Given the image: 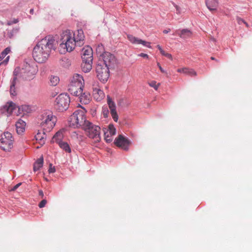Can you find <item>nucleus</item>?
Masks as SVG:
<instances>
[{
  "mask_svg": "<svg viewBox=\"0 0 252 252\" xmlns=\"http://www.w3.org/2000/svg\"><path fill=\"white\" fill-rule=\"evenodd\" d=\"M60 79L58 76H52L50 79V84L53 86H56L59 82Z\"/></svg>",
  "mask_w": 252,
  "mask_h": 252,
  "instance_id": "7c9ffc66",
  "label": "nucleus"
},
{
  "mask_svg": "<svg viewBox=\"0 0 252 252\" xmlns=\"http://www.w3.org/2000/svg\"><path fill=\"white\" fill-rule=\"evenodd\" d=\"M47 131L46 130L42 129V130H38L37 133L35 135V138L36 140L40 141L41 143L42 142L43 144L45 142V139H46V132Z\"/></svg>",
  "mask_w": 252,
  "mask_h": 252,
  "instance_id": "4be33fe9",
  "label": "nucleus"
},
{
  "mask_svg": "<svg viewBox=\"0 0 252 252\" xmlns=\"http://www.w3.org/2000/svg\"><path fill=\"white\" fill-rule=\"evenodd\" d=\"M97 125L93 124L92 122L89 121L87 124L82 127V129L85 131L86 134L90 131L93 129L94 126H96Z\"/></svg>",
  "mask_w": 252,
  "mask_h": 252,
  "instance_id": "a878e982",
  "label": "nucleus"
},
{
  "mask_svg": "<svg viewBox=\"0 0 252 252\" xmlns=\"http://www.w3.org/2000/svg\"><path fill=\"white\" fill-rule=\"evenodd\" d=\"M161 54L162 55L166 57L168 59H169L170 60H172V55L170 54H169L168 53H166L164 50L163 51H161Z\"/></svg>",
  "mask_w": 252,
  "mask_h": 252,
  "instance_id": "c03bdc74",
  "label": "nucleus"
},
{
  "mask_svg": "<svg viewBox=\"0 0 252 252\" xmlns=\"http://www.w3.org/2000/svg\"><path fill=\"white\" fill-rule=\"evenodd\" d=\"M127 38L128 40L133 44H142L143 46L145 47H148L149 48H151V46L150 45L151 43L149 42L143 40L132 35H128Z\"/></svg>",
  "mask_w": 252,
  "mask_h": 252,
  "instance_id": "4468645a",
  "label": "nucleus"
},
{
  "mask_svg": "<svg viewBox=\"0 0 252 252\" xmlns=\"http://www.w3.org/2000/svg\"><path fill=\"white\" fill-rule=\"evenodd\" d=\"M18 22H19L18 19H14L12 21H8L7 23V25H8V26H10V25H11L12 24H16Z\"/></svg>",
  "mask_w": 252,
  "mask_h": 252,
  "instance_id": "49530a36",
  "label": "nucleus"
},
{
  "mask_svg": "<svg viewBox=\"0 0 252 252\" xmlns=\"http://www.w3.org/2000/svg\"><path fill=\"white\" fill-rule=\"evenodd\" d=\"M93 63L90 62H82L81 64V69L85 73L90 72L92 68Z\"/></svg>",
  "mask_w": 252,
  "mask_h": 252,
  "instance_id": "b1692460",
  "label": "nucleus"
},
{
  "mask_svg": "<svg viewBox=\"0 0 252 252\" xmlns=\"http://www.w3.org/2000/svg\"><path fill=\"white\" fill-rule=\"evenodd\" d=\"M10 48H6L0 54V61H2L3 59L10 52Z\"/></svg>",
  "mask_w": 252,
  "mask_h": 252,
  "instance_id": "72a5a7b5",
  "label": "nucleus"
},
{
  "mask_svg": "<svg viewBox=\"0 0 252 252\" xmlns=\"http://www.w3.org/2000/svg\"><path fill=\"white\" fill-rule=\"evenodd\" d=\"M96 91H97V93L99 95V96H103V91L100 90H96Z\"/></svg>",
  "mask_w": 252,
  "mask_h": 252,
  "instance_id": "864d4df0",
  "label": "nucleus"
},
{
  "mask_svg": "<svg viewBox=\"0 0 252 252\" xmlns=\"http://www.w3.org/2000/svg\"><path fill=\"white\" fill-rule=\"evenodd\" d=\"M78 116L79 119L78 127H81L82 128L89 121L86 119L84 112L81 110H78Z\"/></svg>",
  "mask_w": 252,
  "mask_h": 252,
  "instance_id": "f3484780",
  "label": "nucleus"
},
{
  "mask_svg": "<svg viewBox=\"0 0 252 252\" xmlns=\"http://www.w3.org/2000/svg\"><path fill=\"white\" fill-rule=\"evenodd\" d=\"M70 84L72 86L84 88V80L83 77L79 74H75L71 79Z\"/></svg>",
  "mask_w": 252,
  "mask_h": 252,
  "instance_id": "ddd939ff",
  "label": "nucleus"
},
{
  "mask_svg": "<svg viewBox=\"0 0 252 252\" xmlns=\"http://www.w3.org/2000/svg\"><path fill=\"white\" fill-rule=\"evenodd\" d=\"M103 62L100 63L110 68H114L117 63V60L114 55L109 52H104L102 54Z\"/></svg>",
  "mask_w": 252,
  "mask_h": 252,
  "instance_id": "6e6552de",
  "label": "nucleus"
},
{
  "mask_svg": "<svg viewBox=\"0 0 252 252\" xmlns=\"http://www.w3.org/2000/svg\"><path fill=\"white\" fill-rule=\"evenodd\" d=\"M178 72L182 71L184 73L189 74L190 76L196 75V71L192 69H189V68H182V69H178Z\"/></svg>",
  "mask_w": 252,
  "mask_h": 252,
  "instance_id": "bb28decb",
  "label": "nucleus"
},
{
  "mask_svg": "<svg viewBox=\"0 0 252 252\" xmlns=\"http://www.w3.org/2000/svg\"><path fill=\"white\" fill-rule=\"evenodd\" d=\"M170 31V29H168L167 30H164L163 31V32L164 33H168Z\"/></svg>",
  "mask_w": 252,
  "mask_h": 252,
  "instance_id": "6e6d98bb",
  "label": "nucleus"
},
{
  "mask_svg": "<svg viewBox=\"0 0 252 252\" xmlns=\"http://www.w3.org/2000/svg\"><path fill=\"white\" fill-rule=\"evenodd\" d=\"M13 138L11 133L4 132L0 138V147L5 151H9L13 147Z\"/></svg>",
  "mask_w": 252,
  "mask_h": 252,
  "instance_id": "39448f33",
  "label": "nucleus"
},
{
  "mask_svg": "<svg viewBox=\"0 0 252 252\" xmlns=\"http://www.w3.org/2000/svg\"><path fill=\"white\" fill-rule=\"evenodd\" d=\"M38 194L42 198L44 197V193L42 190H39Z\"/></svg>",
  "mask_w": 252,
  "mask_h": 252,
  "instance_id": "5fc2aeb1",
  "label": "nucleus"
},
{
  "mask_svg": "<svg viewBox=\"0 0 252 252\" xmlns=\"http://www.w3.org/2000/svg\"><path fill=\"white\" fill-rule=\"evenodd\" d=\"M47 203V200L46 199H43L39 204L38 206L40 208L44 207Z\"/></svg>",
  "mask_w": 252,
  "mask_h": 252,
  "instance_id": "a18cd8bd",
  "label": "nucleus"
},
{
  "mask_svg": "<svg viewBox=\"0 0 252 252\" xmlns=\"http://www.w3.org/2000/svg\"><path fill=\"white\" fill-rule=\"evenodd\" d=\"M78 110L75 111L69 117L68 122L69 126L74 128L78 127Z\"/></svg>",
  "mask_w": 252,
  "mask_h": 252,
  "instance_id": "2eb2a0df",
  "label": "nucleus"
},
{
  "mask_svg": "<svg viewBox=\"0 0 252 252\" xmlns=\"http://www.w3.org/2000/svg\"><path fill=\"white\" fill-rule=\"evenodd\" d=\"M26 122L21 119L18 120L15 124L16 130L18 134H20L25 131Z\"/></svg>",
  "mask_w": 252,
  "mask_h": 252,
  "instance_id": "6ab92c4d",
  "label": "nucleus"
},
{
  "mask_svg": "<svg viewBox=\"0 0 252 252\" xmlns=\"http://www.w3.org/2000/svg\"><path fill=\"white\" fill-rule=\"evenodd\" d=\"M9 56H7L6 57V58L3 61V62L0 63V65H1V64L2 63H5V64H6L7 63V62H8V60H9Z\"/></svg>",
  "mask_w": 252,
  "mask_h": 252,
  "instance_id": "603ef678",
  "label": "nucleus"
},
{
  "mask_svg": "<svg viewBox=\"0 0 252 252\" xmlns=\"http://www.w3.org/2000/svg\"><path fill=\"white\" fill-rule=\"evenodd\" d=\"M37 72L36 68L33 65L26 63L24 65V68L21 71V77L24 80H31Z\"/></svg>",
  "mask_w": 252,
  "mask_h": 252,
  "instance_id": "0eeeda50",
  "label": "nucleus"
},
{
  "mask_svg": "<svg viewBox=\"0 0 252 252\" xmlns=\"http://www.w3.org/2000/svg\"><path fill=\"white\" fill-rule=\"evenodd\" d=\"M96 52L98 55H99L100 56L102 57V54H103L104 52V48L103 45L102 44H99L96 48Z\"/></svg>",
  "mask_w": 252,
  "mask_h": 252,
  "instance_id": "2f4dec72",
  "label": "nucleus"
},
{
  "mask_svg": "<svg viewBox=\"0 0 252 252\" xmlns=\"http://www.w3.org/2000/svg\"><path fill=\"white\" fill-rule=\"evenodd\" d=\"M157 47L158 49L159 50L160 53H161V51H163V50L161 48V46L159 45H157Z\"/></svg>",
  "mask_w": 252,
  "mask_h": 252,
  "instance_id": "4d7b16f0",
  "label": "nucleus"
},
{
  "mask_svg": "<svg viewBox=\"0 0 252 252\" xmlns=\"http://www.w3.org/2000/svg\"><path fill=\"white\" fill-rule=\"evenodd\" d=\"M91 96L89 93L82 92L81 94L79 96L80 101L81 103L85 104H88L90 102Z\"/></svg>",
  "mask_w": 252,
  "mask_h": 252,
  "instance_id": "412c9836",
  "label": "nucleus"
},
{
  "mask_svg": "<svg viewBox=\"0 0 252 252\" xmlns=\"http://www.w3.org/2000/svg\"><path fill=\"white\" fill-rule=\"evenodd\" d=\"M109 131V134L111 136H113L116 134V130L113 125H109L108 127V129L107 131Z\"/></svg>",
  "mask_w": 252,
  "mask_h": 252,
  "instance_id": "f704fd0d",
  "label": "nucleus"
},
{
  "mask_svg": "<svg viewBox=\"0 0 252 252\" xmlns=\"http://www.w3.org/2000/svg\"><path fill=\"white\" fill-rule=\"evenodd\" d=\"M207 8L211 11H215L218 5V0H205Z\"/></svg>",
  "mask_w": 252,
  "mask_h": 252,
  "instance_id": "aec40b11",
  "label": "nucleus"
},
{
  "mask_svg": "<svg viewBox=\"0 0 252 252\" xmlns=\"http://www.w3.org/2000/svg\"><path fill=\"white\" fill-rule=\"evenodd\" d=\"M109 110L107 106H103L102 110V114L104 118H107L109 115Z\"/></svg>",
  "mask_w": 252,
  "mask_h": 252,
  "instance_id": "4c0bfd02",
  "label": "nucleus"
},
{
  "mask_svg": "<svg viewBox=\"0 0 252 252\" xmlns=\"http://www.w3.org/2000/svg\"><path fill=\"white\" fill-rule=\"evenodd\" d=\"M157 65L161 72L164 73H167L166 71L162 68L159 63H158Z\"/></svg>",
  "mask_w": 252,
  "mask_h": 252,
  "instance_id": "8fccbe9b",
  "label": "nucleus"
},
{
  "mask_svg": "<svg viewBox=\"0 0 252 252\" xmlns=\"http://www.w3.org/2000/svg\"><path fill=\"white\" fill-rule=\"evenodd\" d=\"M237 22L239 24H241L242 23H244L246 24L247 27H248V24L242 18L238 17L237 18Z\"/></svg>",
  "mask_w": 252,
  "mask_h": 252,
  "instance_id": "09e8293b",
  "label": "nucleus"
},
{
  "mask_svg": "<svg viewBox=\"0 0 252 252\" xmlns=\"http://www.w3.org/2000/svg\"><path fill=\"white\" fill-rule=\"evenodd\" d=\"M56 108L59 111L66 110L70 102L69 96L66 94H61L56 99Z\"/></svg>",
  "mask_w": 252,
  "mask_h": 252,
  "instance_id": "20e7f679",
  "label": "nucleus"
},
{
  "mask_svg": "<svg viewBox=\"0 0 252 252\" xmlns=\"http://www.w3.org/2000/svg\"><path fill=\"white\" fill-rule=\"evenodd\" d=\"M18 108L17 116L22 114L23 115H26L32 112V109L31 107L28 105H22L21 106H17L16 104L12 101H9L3 106L1 109V113L5 114L7 117L9 116L14 110Z\"/></svg>",
  "mask_w": 252,
  "mask_h": 252,
  "instance_id": "f03ea898",
  "label": "nucleus"
},
{
  "mask_svg": "<svg viewBox=\"0 0 252 252\" xmlns=\"http://www.w3.org/2000/svg\"><path fill=\"white\" fill-rule=\"evenodd\" d=\"M94 128L92 129L90 131H89L86 134L89 138L94 139V142L98 143L101 140V128L98 126H94Z\"/></svg>",
  "mask_w": 252,
  "mask_h": 252,
  "instance_id": "9b49d317",
  "label": "nucleus"
},
{
  "mask_svg": "<svg viewBox=\"0 0 252 252\" xmlns=\"http://www.w3.org/2000/svg\"><path fill=\"white\" fill-rule=\"evenodd\" d=\"M104 134V138L106 142L108 143H110L112 141V139L111 138L112 136L108 134V131H106V129H103Z\"/></svg>",
  "mask_w": 252,
  "mask_h": 252,
  "instance_id": "c9c22d12",
  "label": "nucleus"
},
{
  "mask_svg": "<svg viewBox=\"0 0 252 252\" xmlns=\"http://www.w3.org/2000/svg\"><path fill=\"white\" fill-rule=\"evenodd\" d=\"M13 75L14 77L13 78L11 82V85H10V94L12 96H15L17 94L15 91V85H16V81L17 80L16 72L14 71Z\"/></svg>",
  "mask_w": 252,
  "mask_h": 252,
  "instance_id": "5701e85b",
  "label": "nucleus"
},
{
  "mask_svg": "<svg viewBox=\"0 0 252 252\" xmlns=\"http://www.w3.org/2000/svg\"><path fill=\"white\" fill-rule=\"evenodd\" d=\"M61 40L62 43L60 46L62 48L66 49V51L71 52L75 48L76 43L78 44L74 39L72 38L69 31H66L63 32L61 34Z\"/></svg>",
  "mask_w": 252,
  "mask_h": 252,
  "instance_id": "7ed1b4c3",
  "label": "nucleus"
},
{
  "mask_svg": "<svg viewBox=\"0 0 252 252\" xmlns=\"http://www.w3.org/2000/svg\"><path fill=\"white\" fill-rule=\"evenodd\" d=\"M84 88L82 87H78L77 89L75 91L73 92V95L76 96H80V94H81L82 92H83V89Z\"/></svg>",
  "mask_w": 252,
  "mask_h": 252,
  "instance_id": "e433bc0d",
  "label": "nucleus"
},
{
  "mask_svg": "<svg viewBox=\"0 0 252 252\" xmlns=\"http://www.w3.org/2000/svg\"><path fill=\"white\" fill-rule=\"evenodd\" d=\"M20 32L19 27H16L12 29L6 30V36L10 39L15 38Z\"/></svg>",
  "mask_w": 252,
  "mask_h": 252,
  "instance_id": "dca6fc26",
  "label": "nucleus"
},
{
  "mask_svg": "<svg viewBox=\"0 0 252 252\" xmlns=\"http://www.w3.org/2000/svg\"><path fill=\"white\" fill-rule=\"evenodd\" d=\"M171 3L173 4V5L175 7V8H176V14H181L182 13V9L180 6H179L176 4H175L174 2L171 1Z\"/></svg>",
  "mask_w": 252,
  "mask_h": 252,
  "instance_id": "58836bf2",
  "label": "nucleus"
},
{
  "mask_svg": "<svg viewBox=\"0 0 252 252\" xmlns=\"http://www.w3.org/2000/svg\"><path fill=\"white\" fill-rule=\"evenodd\" d=\"M22 184V183H19L16 185H15L13 187H12L10 189V191H14L16 190Z\"/></svg>",
  "mask_w": 252,
  "mask_h": 252,
  "instance_id": "de8ad7c7",
  "label": "nucleus"
},
{
  "mask_svg": "<svg viewBox=\"0 0 252 252\" xmlns=\"http://www.w3.org/2000/svg\"><path fill=\"white\" fill-rule=\"evenodd\" d=\"M77 88L78 87L77 86H72L71 84H70L69 86L68 91L72 94L73 92H75L77 89Z\"/></svg>",
  "mask_w": 252,
  "mask_h": 252,
  "instance_id": "79ce46f5",
  "label": "nucleus"
},
{
  "mask_svg": "<svg viewBox=\"0 0 252 252\" xmlns=\"http://www.w3.org/2000/svg\"><path fill=\"white\" fill-rule=\"evenodd\" d=\"M73 35V38L76 40V42L78 43V44L83 42L85 38L83 31L82 29L78 30L74 33Z\"/></svg>",
  "mask_w": 252,
  "mask_h": 252,
  "instance_id": "a211bd4d",
  "label": "nucleus"
},
{
  "mask_svg": "<svg viewBox=\"0 0 252 252\" xmlns=\"http://www.w3.org/2000/svg\"><path fill=\"white\" fill-rule=\"evenodd\" d=\"M62 137H63L62 132L61 131H58L56 133V134L53 136V138L56 139H61L62 138Z\"/></svg>",
  "mask_w": 252,
  "mask_h": 252,
  "instance_id": "a19ab883",
  "label": "nucleus"
},
{
  "mask_svg": "<svg viewBox=\"0 0 252 252\" xmlns=\"http://www.w3.org/2000/svg\"><path fill=\"white\" fill-rule=\"evenodd\" d=\"M114 143L118 147L125 151H127L130 141L123 135H119L118 137L115 138Z\"/></svg>",
  "mask_w": 252,
  "mask_h": 252,
  "instance_id": "9d476101",
  "label": "nucleus"
},
{
  "mask_svg": "<svg viewBox=\"0 0 252 252\" xmlns=\"http://www.w3.org/2000/svg\"><path fill=\"white\" fill-rule=\"evenodd\" d=\"M81 58L82 59V62H90L93 63V54L90 56L82 55Z\"/></svg>",
  "mask_w": 252,
  "mask_h": 252,
  "instance_id": "473e14b6",
  "label": "nucleus"
},
{
  "mask_svg": "<svg viewBox=\"0 0 252 252\" xmlns=\"http://www.w3.org/2000/svg\"><path fill=\"white\" fill-rule=\"evenodd\" d=\"M56 169L55 166H53V164L52 163H50L49 164V168L48 169L49 173H53L55 172Z\"/></svg>",
  "mask_w": 252,
  "mask_h": 252,
  "instance_id": "37998d69",
  "label": "nucleus"
},
{
  "mask_svg": "<svg viewBox=\"0 0 252 252\" xmlns=\"http://www.w3.org/2000/svg\"><path fill=\"white\" fill-rule=\"evenodd\" d=\"M43 164V157L39 158L34 163L33 170L36 172L40 169L42 167Z\"/></svg>",
  "mask_w": 252,
  "mask_h": 252,
  "instance_id": "393cba45",
  "label": "nucleus"
},
{
  "mask_svg": "<svg viewBox=\"0 0 252 252\" xmlns=\"http://www.w3.org/2000/svg\"><path fill=\"white\" fill-rule=\"evenodd\" d=\"M149 85L151 87L154 88L156 90H157L159 87V84H158V85H157L156 82L155 81H153L151 82L150 83H149Z\"/></svg>",
  "mask_w": 252,
  "mask_h": 252,
  "instance_id": "ea45409f",
  "label": "nucleus"
},
{
  "mask_svg": "<svg viewBox=\"0 0 252 252\" xmlns=\"http://www.w3.org/2000/svg\"><path fill=\"white\" fill-rule=\"evenodd\" d=\"M107 103L110 110V113L113 119L116 122L118 121V115L116 111V107L115 102L112 100L110 96L107 95Z\"/></svg>",
  "mask_w": 252,
  "mask_h": 252,
  "instance_id": "f8f14e48",
  "label": "nucleus"
},
{
  "mask_svg": "<svg viewBox=\"0 0 252 252\" xmlns=\"http://www.w3.org/2000/svg\"><path fill=\"white\" fill-rule=\"evenodd\" d=\"M60 147L67 153L71 152V149L67 142L60 141L59 142Z\"/></svg>",
  "mask_w": 252,
  "mask_h": 252,
  "instance_id": "cd10ccee",
  "label": "nucleus"
},
{
  "mask_svg": "<svg viewBox=\"0 0 252 252\" xmlns=\"http://www.w3.org/2000/svg\"><path fill=\"white\" fill-rule=\"evenodd\" d=\"M42 121L40 126L42 127V129L46 130V131H50L55 125L52 115H48L43 116Z\"/></svg>",
  "mask_w": 252,
  "mask_h": 252,
  "instance_id": "1a4fd4ad",
  "label": "nucleus"
},
{
  "mask_svg": "<svg viewBox=\"0 0 252 252\" xmlns=\"http://www.w3.org/2000/svg\"><path fill=\"white\" fill-rule=\"evenodd\" d=\"M139 56L145 58H148L149 57V56L147 54L143 53H141L140 54H139Z\"/></svg>",
  "mask_w": 252,
  "mask_h": 252,
  "instance_id": "3c124183",
  "label": "nucleus"
},
{
  "mask_svg": "<svg viewBox=\"0 0 252 252\" xmlns=\"http://www.w3.org/2000/svg\"><path fill=\"white\" fill-rule=\"evenodd\" d=\"M211 59L212 60H215V61H217V62H219L217 60H216V59L214 57H211Z\"/></svg>",
  "mask_w": 252,
  "mask_h": 252,
  "instance_id": "bf43d9fd",
  "label": "nucleus"
},
{
  "mask_svg": "<svg viewBox=\"0 0 252 252\" xmlns=\"http://www.w3.org/2000/svg\"><path fill=\"white\" fill-rule=\"evenodd\" d=\"M110 69H111L110 67H107L100 63L97 64L96 66L97 77L101 82L104 83L107 82L110 76Z\"/></svg>",
  "mask_w": 252,
  "mask_h": 252,
  "instance_id": "423d86ee",
  "label": "nucleus"
},
{
  "mask_svg": "<svg viewBox=\"0 0 252 252\" xmlns=\"http://www.w3.org/2000/svg\"><path fill=\"white\" fill-rule=\"evenodd\" d=\"M33 13H34V9L33 8L31 9L30 10V13L31 14H33Z\"/></svg>",
  "mask_w": 252,
  "mask_h": 252,
  "instance_id": "13d9d810",
  "label": "nucleus"
},
{
  "mask_svg": "<svg viewBox=\"0 0 252 252\" xmlns=\"http://www.w3.org/2000/svg\"><path fill=\"white\" fill-rule=\"evenodd\" d=\"M93 54V50L92 48L89 46L84 47L82 50V55L90 56Z\"/></svg>",
  "mask_w": 252,
  "mask_h": 252,
  "instance_id": "c85d7f7f",
  "label": "nucleus"
},
{
  "mask_svg": "<svg viewBox=\"0 0 252 252\" xmlns=\"http://www.w3.org/2000/svg\"><path fill=\"white\" fill-rule=\"evenodd\" d=\"M55 39L50 36H47L39 41L34 47L32 57L38 63L45 62L49 57L52 50H55Z\"/></svg>",
  "mask_w": 252,
  "mask_h": 252,
  "instance_id": "f257e3e1",
  "label": "nucleus"
},
{
  "mask_svg": "<svg viewBox=\"0 0 252 252\" xmlns=\"http://www.w3.org/2000/svg\"><path fill=\"white\" fill-rule=\"evenodd\" d=\"M191 32L188 29H183L180 31V32L178 33L180 36L183 38H186L189 36Z\"/></svg>",
  "mask_w": 252,
  "mask_h": 252,
  "instance_id": "c756f323",
  "label": "nucleus"
},
{
  "mask_svg": "<svg viewBox=\"0 0 252 252\" xmlns=\"http://www.w3.org/2000/svg\"><path fill=\"white\" fill-rule=\"evenodd\" d=\"M68 60L67 59H66V58H64L63 59V61H67Z\"/></svg>",
  "mask_w": 252,
  "mask_h": 252,
  "instance_id": "052dcab7",
  "label": "nucleus"
}]
</instances>
